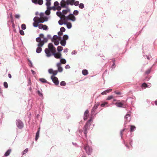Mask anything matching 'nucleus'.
Masks as SVG:
<instances>
[{
  "label": "nucleus",
  "instance_id": "9",
  "mask_svg": "<svg viewBox=\"0 0 157 157\" xmlns=\"http://www.w3.org/2000/svg\"><path fill=\"white\" fill-rule=\"evenodd\" d=\"M43 38V40H41V42H38L39 45L40 46H43L45 43H47L48 41V39L47 37H44Z\"/></svg>",
  "mask_w": 157,
  "mask_h": 157
},
{
  "label": "nucleus",
  "instance_id": "31",
  "mask_svg": "<svg viewBox=\"0 0 157 157\" xmlns=\"http://www.w3.org/2000/svg\"><path fill=\"white\" fill-rule=\"evenodd\" d=\"M108 103L106 102H104L101 105V107H107L108 106L107 105Z\"/></svg>",
  "mask_w": 157,
  "mask_h": 157
},
{
  "label": "nucleus",
  "instance_id": "56",
  "mask_svg": "<svg viewBox=\"0 0 157 157\" xmlns=\"http://www.w3.org/2000/svg\"><path fill=\"white\" fill-rule=\"evenodd\" d=\"M54 6H58L59 5V3L57 1H56L54 2Z\"/></svg>",
  "mask_w": 157,
  "mask_h": 157
},
{
  "label": "nucleus",
  "instance_id": "58",
  "mask_svg": "<svg viewBox=\"0 0 157 157\" xmlns=\"http://www.w3.org/2000/svg\"><path fill=\"white\" fill-rule=\"evenodd\" d=\"M65 29L63 27H62L60 29V31L62 32H64L65 31Z\"/></svg>",
  "mask_w": 157,
  "mask_h": 157
},
{
  "label": "nucleus",
  "instance_id": "45",
  "mask_svg": "<svg viewBox=\"0 0 157 157\" xmlns=\"http://www.w3.org/2000/svg\"><path fill=\"white\" fill-rule=\"evenodd\" d=\"M40 18L39 17V18H36V23L39 24L41 23V21L40 20Z\"/></svg>",
  "mask_w": 157,
  "mask_h": 157
},
{
  "label": "nucleus",
  "instance_id": "14",
  "mask_svg": "<svg viewBox=\"0 0 157 157\" xmlns=\"http://www.w3.org/2000/svg\"><path fill=\"white\" fill-rule=\"evenodd\" d=\"M66 8H67L66 10H63L62 11L63 16L65 18L66 17L65 16V15H66L68 12H70V10L68 7Z\"/></svg>",
  "mask_w": 157,
  "mask_h": 157
},
{
  "label": "nucleus",
  "instance_id": "34",
  "mask_svg": "<svg viewBox=\"0 0 157 157\" xmlns=\"http://www.w3.org/2000/svg\"><path fill=\"white\" fill-rule=\"evenodd\" d=\"M136 127L135 126L133 125H131L130 128V131L131 132H133L134 131L136 128Z\"/></svg>",
  "mask_w": 157,
  "mask_h": 157
},
{
  "label": "nucleus",
  "instance_id": "43",
  "mask_svg": "<svg viewBox=\"0 0 157 157\" xmlns=\"http://www.w3.org/2000/svg\"><path fill=\"white\" fill-rule=\"evenodd\" d=\"M79 2L78 1H77L75 2V1L74 2V5L75 6H79Z\"/></svg>",
  "mask_w": 157,
  "mask_h": 157
},
{
  "label": "nucleus",
  "instance_id": "15",
  "mask_svg": "<svg viewBox=\"0 0 157 157\" xmlns=\"http://www.w3.org/2000/svg\"><path fill=\"white\" fill-rule=\"evenodd\" d=\"M60 5H61V7H62V8H66L68 7L67 6V2L64 0H62L60 2Z\"/></svg>",
  "mask_w": 157,
  "mask_h": 157
},
{
  "label": "nucleus",
  "instance_id": "38",
  "mask_svg": "<svg viewBox=\"0 0 157 157\" xmlns=\"http://www.w3.org/2000/svg\"><path fill=\"white\" fill-rule=\"evenodd\" d=\"M53 42H54V44L55 45H58L59 44V41L58 40H54Z\"/></svg>",
  "mask_w": 157,
  "mask_h": 157
},
{
  "label": "nucleus",
  "instance_id": "25",
  "mask_svg": "<svg viewBox=\"0 0 157 157\" xmlns=\"http://www.w3.org/2000/svg\"><path fill=\"white\" fill-rule=\"evenodd\" d=\"M11 152V149H8L5 153L4 156H7L9 155Z\"/></svg>",
  "mask_w": 157,
  "mask_h": 157
},
{
  "label": "nucleus",
  "instance_id": "24",
  "mask_svg": "<svg viewBox=\"0 0 157 157\" xmlns=\"http://www.w3.org/2000/svg\"><path fill=\"white\" fill-rule=\"evenodd\" d=\"M56 14L60 18H61V17H62V16H63L62 12L61 11H57L56 13Z\"/></svg>",
  "mask_w": 157,
  "mask_h": 157
},
{
  "label": "nucleus",
  "instance_id": "3",
  "mask_svg": "<svg viewBox=\"0 0 157 157\" xmlns=\"http://www.w3.org/2000/svg\"><path fill=\"white\" fill-rule=\"evenodd\" d=\"M83 148L86 153L89 155H90L92 153L93 149L92 147L88 144L87 143L86 144H84Z\"/></svg>",
  "mask_w": 157,
  "mask_h": 157
},
{
  "label": "nucleus",
  "instance_id": "47",
  "mask_svg": "<svg viewBox=\"0 0 157 157\" xmlns=\"http://www.w3.org/2000/svg\"><path fill=\"white\" fill-rule=\"evenodd\" d=\"M51 50H50L51 52H56V48L54 47L53 48H52L50 49Z\"/></svg>",
  "mask_w": 157,
  "mask_h": 157
},
{
  "label": "nucleus",
  "instance_id": "54",
  "mask_svg": "<svg viewBox=\"0 0 157 157\" xmlns=\"http://www.w3.org/2000/svg\"><path fill=\"white\" fill-rule=\"evenodd\" d=\"M28 60L29 62L30 63V64H29V66L31 67H33V65L32 62L29 59H28Z\"/></svg>",
  "mask_w": 157,
  "mask_h": 157
},
{
  "label": "nucleus",
  "instance_id": "35",
  "mask_svg": "<svg viewBox=\"0 0 157 157\" xmlns=\"http://www.w3.org/2000/svg\"><path fill=\"white\" fill-rule=\"evenodd\" d=\"M39 80L41 82L43 83H47V80L44 78H40Z\"/></svg>",
  "mask_w": 157,
  "mask_h": 157
},
{
  "label": "nucleus",
  "instance_id": "23",
  "mask_svg": "<svg viewBox=\"0 0 157 157\" xmlns=\"http://www.w3.org/2000/svg\"><path fill=\"white\" fill-rule=\"evenodd\" d=\"M64 25H67V28L68 29H70L72 27V24L71 23H67V22H64Z\"/></svg>",
  "mask_w": 157,
  "mask_h": 157
},
{
  "label": "nucleus",
  "instance_id": "21",
  "mask_svg": "<svg viewBox=\"0 0 157 157\" xmlns=\"http://www.w3.org/2000/svg\"><path fill=\"white\" fill-rule=\"evenodd\" d=\"M37 46L38 47L36 48V52L37 53H40L42 51V49L41 47H42V46H39V43L37 44Z\"/></svg>",
  "mask_w": 157,
  "mask_h": 157
},
{
  "label": "nucleus",
  "instance_id": "40",
  "mask_svg": "<svg viewBox=\"0 0 157 157\" xmlns=\"http://www.w3.org/2000/svg\"><path fill=\"white\" fill-rule=\"evenodd\" d=\"M21 28L23 30H25L26 29V26L25 24H23L21 25Z\"/></svg>",
  "mask_w": 157,
  "mask_h": 157
},
{
  "label": "nucleus",
  "instance_id": "7",
  "mask_svg": "<svg viewBox=\"0 0 157 157\" xmlns=\"http://www.w3.org/2000/svg\"><path fill=\"white\" fill-rule=\"evenodd\" d=\"M67 20H70L72 21H76V18L73 14L70 13L68 16L66 17Z\"/></svg>",
  "mask_w": 157,
  "mask_h": 157
},
{
  "label": "nucleus",
  "instance_id": "16",
  "mask_svg": "<svg viewBox=\"0 0 157 157\" xmlns=\"http://www.w3.org/2000/svg\"><path fill=\"white\" fill-rule=\"evenodd\" d=\"M44 36V35L43 34H42V33H41V34H40V35H39V36L38 37H37L36 39V41L37 42H41V38H43Z\"/></svg>",
  "mask_w": 157,
  "mask_h": 157
},
{
  "label": "nucleus",
  "instance_id": "64",
  "mask_svg": "<svg viewBox=\"0 0 157 157\" xmlns=\"http://www.w3.org/2000/svg\"><path fill=\"white\" fill-rule=\"evenodd\" d=\"M65 68L66 69H69L70 68V67L68 64H67L66 65V66H65Z\"/></svg>",
  "mask_w": 157,
  "mask_h": 157
},
{
  "label": "nucleus",
  "instance_id": "57",
  "mask_svg": "<svg viewBox=\"0 0 157 157\" xmlns=\"http://www.w3.org/2000/svg\"><path fill=\"white\" fill-rule=\"evenodd\" d=\"M43 24H40V25H38V28L39 29H43Z\"/></svg>",
  "mask_w": 157,
  "mask_h": 157
},
{
  "label": "nucleus",
  "instance_id": "44",
  "mask_svg": "<svg viewBox=\"0 0 157 157\" xmlns=\"http://www.w3.org/2000/svg\"><path fill=\"white\" fill-rule=\"evenodd\" d=\"M48 39H51V41L52 42H53L54 41L53 40V39H52L51 36L50 34H48L47 35V37Z\"/></svg>",
  "mask_w": 157,
  "mask_h": 157
},
{
  "label": "nucleus",
  "instance_id": "30",
  "mask_svg": "<svg viewBox=\"0 0 157 157\" xmlns=\"http://www.w3.org/2000/svg\"><path fill=\"white\" fill-rule=\"evenodd\" d=\"M63 50V48L61 46H58L57 48V50L59 52Z\"/></svg>",
  "mask_w": 157,
  "mask_h": 157
},
{
  "label": "nucleus",
  "instance_id": "1",
  "mask_svg": "<svg viewBox=\"0 0 157 157\" xmlns=\"http://www.w3.org/2000/svg\"><path fill=\"white\" fill-rule=\"evenodd\" d=\"M56 66L58 69L57 70H53L52 68H50L48 70V71L49 74H54L55 75H56L58 72H62L63 71V68L61 66L60 63H57Z\"/></svg>",
  "mask_w": 157,
  "mask_h": 157
},
{
  "label": "nucleus",
  "instance_id": "11",
  "mask_svg": "<svg viewBox=\"0 0 157 157\" xmlns=\"http://www.w3.org/2000/svg\"><path fill=\"white\" fill-rule=\"evenodd\" d=\"M89 115V111L87 109L84 112L83 116V119L84 121H86L88 119Z\"/></svg>",
  "mask_w": 157,
  "mask_h": 157
},
{
  "label": "nucleus",
  "instance_id": "22",
  "mask_svg": "<svg viewBox=\"0 0 157 157\" xmlns=\"http://www.w3.org/2000/svg\"><path fill=\"white\" fill-rule=\"evenodd\" d=\"M37 93L38 95L40 97V98L41 99H43L44 98L43 95L42 93L41 92H40L39 90H37Z\"/></svg>",
  "mask_w": 157,
  "mask_h": 157
},
{
  "label": "nucleus",
  "instance_id": "36",
  "mask_svg": "<svg viewBox=\"0 0 157 157\" xmlns=\"http://www.w3.org/2000/svg\"><path fill=\"white\" fill-rule=\"evenodd\" d=\"M60 37L59 36H57L56 35H54L53 36V37H52V39H53V40H57V39L58 37Z\"/></svg>",
  "mask_w": 157,
  "mask_h": 157
},
{
  "label": "nucleus",
  "instance_id": "59",
  "mask_svg": "<svg viewBox=\"0 0 157 157\" xmlns=\"http://www.w3.org/2000/svg\"><path fill=\"white\" fill-rule=\"evenodd\" d=\"M21 35H24L25 34L24 33L23 31L22 30H20L19 31Z\"/></svg>",
  "mask_w": 157,
  "mask_h": 157
},
{
  "label": "nucleus",
  "instance_id": "10",
  "mask_svg": "<svg viewBox=\"0 0 157 157\" xmlns=\"http://www.w3.org/2000/svg\"><path fill=\"white\" fill-rule=\"evenodd\" d=\"M52 55L54 56V57L56 59H60L61 58L62 55L60 52H53L52 53Z\"/></svg>",
  "mask_w": 157,
  "mask_h": 157
},
{
  "label": "nucleus",
  "instance_id": "32",
  "mask_svg": "<svg viewBox=\"0 0 157 157\" xmlns=\"http://www.w3.org/2000/svg\"><path fill=\"white\" fill-rule=\"evenodd\" d=\"M60 43L61 45L63 46H65L66 44V42L62 40L60 42Z\"/></svg>",
  "mask_w": 157,
  "mask_h": 157
},
{
  "label": "nucleus",
  "instance_id": "20",
  "mask_svg": "<svg viewBox=\"0 0 157 157\" xmlns=\"http://www.w3.org/2000/svg\"><path fill=\"white\" fill-rule=\"evenodd\" d=\"M40 129V128L39 127L38 128V129L37 130V131L36 133V134L35 140L36 141L38 139L39 137Z\"/></svg>",
  "mask_w": 157,
  "mask_h": 157
},
{
  "label": "nucleus",
  "instance_id": "5",
  "mask_svg": "<svg viewBox=\"0 0 157 157\" xmlns=\"http://www.w3.org/2000/svg\"><path fill=\"white\" fill-rule=\"evenodd\" d=\"M16 124L17 126L19 129H22L24 127V124L23 122L19 119L16 120Z\"/></svg>",
  "mask_w": 157,
  "mask_h": 157
},
{
  "label": "nucleus",
  "instance_id": "8",
  "mask_svg": "<svg viewBox=\"0 0 157 157\" xmlns=\"http://www.w3.org/2000/svg\"><path fill=\"white\" fill-rule=\"evenodd\" d=\"M53 10L54 11H55L56 10V7L54 6H53L50 7V6L48 8H47V10L45 11V14L47 15H49L51 13L50 10Z\"/></svg>",
  "mask_w": 157,
  "mask_h": 157
},
{
  "label": "nucleus",
  "instance_id": "13",
  "mask_svg": "<svg viewBox=\"0 0 157 157\" xmlns=\"http://www.w3.org/2000/svg\"><path fill=\"white\" fill-rule=\"evenodd\" d=\"M45 53L46 54V56L48 57H49L52 55V53L49 49L47 48L45 49L44 50Z\"/></svg>",
  "mask_w": 157,
  "mask_h": 157
},
{
  "label": "nucleus",
  "instance_id": "26",
  "mask_svg": "<svg viewBox=\"0 0 157 157\" xmlns=\"http://www.w3.org/2000/svg\"><path fill=\"white\" fill-rule=\"evenodd\" d=\"M68 36L67 34H65L63 36V38L62 40L63 41H66V40H67L68 39Z\"/></svg>",
  "mask_w": 157,
  "mask_h": 157
},
{
  "label": "nucleus",
  "instance_id": "17",
  "mask_svg": "<svg viewBox=\"0 0 157 157\" xmlns=\"http://www.w3.org/2000/svg\"><path fill=\"white\" fill-rule=\"evenodd\" d=\"M125 102L124 101H122L120 102L116 103L115 105L118 107H122Z\"/></svg>",
  "mask_w": 157,
  "mask_h": 157
},
{
  "label": "nucleus",
  "instance_id": "50",
  "mask_svg": "<svg viewBox=\"0 0 157 157\" xmlns=\"http://www.w3.org/2000/svg\"><path fill=\"white\" fill-rule=\"evenodd\" d=\"M65 17H61V20L62 21H63L64 22H67V19H66V18H64Z\"/></svg>",
  "mask_w": 157,
  "mask_h": 157
},
{
  "label": "nucleus",
  "instance_id": "41",
  "mask_svg": "<svg viewBox=\"0 0 157 157\" xmlns=\"http://www.w3.org/2000/svg\"><path fill=\"white\" fill-rule=\"evenodd\" d=\"M79 12L77 10H75L73 13V14L75 15H77L78 14Z\"/></svg>",
  "mask_w": 157,
  "mask_h": 157
},
{
  "label": "nucleus",
  "instance_id": "29",
  "mask_svg": "<svg viewBox=\"0 0 157 157\" xmlns=\"http://www.w3.org/2000/svg\"><path fill=\"white\" fill-rule=\"evenodd\" d=\"M54 47L53 44L52 43H49L48 45V48L49 50Z\"/></svg>",
  "mask_w": 157,
  "mask_h": 157
},
{
  "label": "nucleus",
  "instance_id": "33",
  "mask_svg": "<svg viewBox=\"0 0 157 157\" xmlns=\"http://www.w3.org/2000/svg\"><path fill=\"white\" fill-rule=\"evenodd\" d=\"M79 8L81 9H82L84 7V5L83 3H80L78 6Z\"/></svg>",
  "mask_w": 157,
  "mask_h": 157
},
{
  "label": "nucleus",
  "instance_id": "39",
  "mask_svg": "<svg viewBox=\"0 0 157 157\" xmlns=\"http://www.w3.org/2000/svg\"><path fill=\"white\" fill-rule=\"evenodd\" d=\"M142 87H144V88H145L148 87V85L145 83H144L142 84L141 85Z\"/></svg>",
  "mask_w": 157,
  "mask_h": 157
},
{
  "label": "nucleus",
  "instance_id": "49",
  "mask_svg": "<svg viewBox=\"0 0 157 157\" xmlns=\"http://www.w3.org/2000/svg\"><path fill=\"white\" fill-rule=\"evenodd\" d=\"M28 151V149L26 148L22 152V155H24V154H26Z\"/></svg>",
  "mask_w": 157,
  "mask_h": 157
},
{
  "label": "nucleus",
  "instance_id": "4",
  "mask_svg": "<svg viewBox=\"0 0 157 157\" xmlns=\"http://www.w3.org/2000/svg\"><path fill=\"white\" fill-rule=\"evenodd\" d=\"M98 103H97L95 104L92 110L91 113V117L90 118H91L92 119V117L95 115L97 113H98L96 110L98 108Z\"/></svg>",
  "mask_w": 157,
  "mask_h": 157
},
{
  "label": "nucleus",
  "instance_id": "6",
  "mask_svg": "<svg viewBox=\"0 0 157 157\" xmlns=\"http://www.w3.org/2000/svg\"><path fill=\"white\" fill-rule=\"evenodd\" d=\"M52 74V75L51 77V78L53 82L55 85H58L59 83L58 78L55 76L56 75H55L54 74Z\"/></svg>",
  "mask_w": 157,
  "mask_h": 157
},
{
  "label": "nucleus",
  "instance_id": "28",
  "mask_svg": "<svg viewBox=\"0 0 157 157\" xmlns=\"http://www.w3.org/2000/svg\"><path fill=\"white\" fill-rule=\"evenodd\" d=\"M82 75H86L88 74V72L87 70L84 69L82 71Z\"/></svg>",
  "mask_w": 157,
  "mask_h": 157
},
{
  "label": "nucleus",
  "instance_id": "19",
  "mask_svg": "<svg viewBox=\"0 0 157 157\" xmlns=\"http://www.w3.org/2000/svg\"><path fill=\"white\" fill-rule=\"evenodd\" d=\"M75 1V0H67V5H70L73 6Z\"/></svg>",
  "mask_w": 157,
  "mask_h": 157
},
{
  "label": "nucleus",
  "instance_id": "48",
  "mask_svg": "<svg viewBox=\"0 0 157 157\" xmlns=\"http://www.w3.org/2000/svg\"><path fill=\"white\" fill-rule=\"evenodd\" d=\"M43 29L44 30H46L48 29V27L46 25H43Z\"/></svg>",
  "mask_w": 157,
  "mask_h": 157
},
{
  "label": "nucleus",
  "instance_id": "51",
  "mask_svg": "<svg viewBox=\"0 0 157 157\" xmlns=\"http://www.w3.org/2000/svg\"><path fill=\"white\" fill-rule=\"evenodd\" d=\"M115 60H113V64H112V67H111L113 68V69L114 68H115V66H116V65H115Z\"/></svg>",
  "mask_w": 157,
  "mask_h": 157
},
{
  "label": "nucleus",
  "instance_id": "55",
  "mask_svg": "<svg viewBox=\"0 0 157 157\" xmlns=\"http://www.w3.org/2000/svg\"><path fill=\"white\" fill-rule=\"evenodd\" d=\"M4 86L6 88H7L8 87V85L7 83L6 82H4L3 83Z\"/></svg>",
  "mask_w": 157,
  "mask_h": 157
},
{
  "label": "nucleus",
  "instance_id": "2",
  "mask_svg": "<svg viewBox=\"0 0 157 157\" xmlns=\"http://www.w3.org/2000/svg\"><path fill=\"white\" fill-rule=\"evenodd\" d=\"M92 121V119H91V118L89 120L85 125L84 126V128H83V132L84 133L85 135V136L86 137H87V133L88 132V131L89 129L90 128V125L91 124L90 122Z\"/></svg>",
  "mask_w": 157,
  "mask_h": 157
},
{
  "label": "nucleus",
  "instance_id": "61",
  "mask_svg": "<svg viewBox=\"0 0 157 157\" xmlns=\"http://www.w3.org/2000/svg\"><path fill=\"white\" fill-rule=\"evenodd\" d=\"M130 115L129 114H127L125 117V118L126 119H128V118L130 117Z\"/></svg>",
  "mask_w": 157,
  "mask_h": 157
},
{
  "label": "nucleus",
  "instance_id": "62",
  "mask_svg": "<svg viewBox=\"0 0 157 157\" xmlns=\"http://www.w3.org/2000/svg\"><path fill=\"white\" fill-rule=\"evenodd\" d=\"M15 17L16 18L18 19L20 18V16L19 14H16Z\"/></svg>",
  "mask_w": 157,
  "mask_h": 157
},
{
  "label": "nucleus",
  "instance_id": "63",
  "mask_svg": "<svg viewBox=\"0 0 157 157\" xmlns=\"http://www.w3.org/2000/svg\"><path fill=\"white\" fill-rule=\"evenodd\" d=\"M77 51L76 50H74L71 52L72 55H75L77 53Z\"/></svg>",
  "mask_w": 157,
  "mask_h": 157
},
{
  "label": "nucleus",
  "instance_id": "18",
  "mask_svg": "<svg viewBox=\"0 0 157 157\" xmlns=\"http://www.w3.org/2000/svg\"><path fill=\"white\" fill-rule=\"evenodd\" d=\"M36 18H39V17H35L33 18V21H34V23L33 24V26L35 27H38L39 25L38 24L36 23Z\"/></svg>",
  "mask_w": 157,
  "mask_h": 157
},
{
  "label": "nucleus",
  "instance_id": "52",
  "mask_svg": "<svg viewBox=\"0 0 157 157\" xmlns=\"http://www.w3.org/2000/svg\"><path fill=\"white\" fill-rule=\"evenodd\" d=\"M58 24L60 25H62L63 24H64V22L63 23L61 20H60L58 21Z\"/></svg>",
  "mask_w": 157,
  "mask_h": 157
},
{
  "label": "nucleus",
  "instance_id": "42",
  "mask_svg": "<svg viewBox=\"0 0 157 157\" xmlns=\"http://www.w3.org/2000/svg\"><path fill=\"white\" fill-rule=\"evenodd\" d=\"M66 85V82L65 81H62L60 82V85L61 86H64Z\"/></svg>",
  "mask_w": 157,
  "mask_h": 157
},
{
  "label": "nucleus",
  "instance_id": "27",
  "mask_svg": "<svg viewBox=\"0 0 157 157\" xmlns=\"http://www.w3.org/2000/svg\"><path fill=\"white\" fill-rule=\"evenodd\" d=\"M66 63V60L65 59L61 58L60 59V62L59 63H60V64H61V63L65 64Z\"/></svg>",
  "mask_w": 157,
  "mask_h": 157
},
{
  "label": "nucleus",
  "instance_id": "60",
  "mask_svg": "<svg viewBox=\"0 0 157 157\" xmlns=\"http://www.w3.org/2000/svg\"><path fill=\"white\" fill-rule=\"evenodd\" d=\"M113 98V96L112 95L108 96L107 99L108 100H110Z\"/></svg>",
  "mask_w": 157,
  "mask_h": 157
},
{
  "label": "nucleus",
  "instance_id": "53",
  "mask_svg": "<svg viewBox=\"0 0 157 157\" xmlns=\"http://www.w3.org/2000/svg\"><path fill=\"white\" fill-rule=\"evenodd\" d=\"M62 8V7H61V5L57 7H56V10H57L58 11H60L61 10V8Z\"/></svg>",
  "mask_w": 157,
  "mask_h": 157
},
{
  "label": "nucleus",
  "instance_id": "46",
  "mask_svg": "<svg viewBox=\"0 0 157 157\" xmlns=\"http://www.w3.org/2000/svg\"><path fill=\"white\" fill-rule=\"evenodd\" d=\"M151 71V68H149L147 69L145 72V74H148L150 73Z\"/></svg>",
  "mask_w": 157,
  "mask_h": 157
},
{
  "label": "nucleus",
  "instance_id": "37",
  "mask_svg": "<svg viewBox=\"0 0 157 157\" xmlns=\"http://www.w3.org/2000/svg\"><path fill=\"white\" fill-rule=\"evenodd\" d=\"M47 6V8L48 7L50 6L51 5V2H48L47 1H46V2L45 4Z\"/></svg>",
  "mask_w": 157,
  "mask_h": 157
},
{
  "label": "nucleus",
  "instance_id": "12",
  "mask_svg": "<svg viewBox=\"0 0 157 157\" xmlns=\"http://www.w3.org/2000/svg\"><path fill=\"white\" fill-rule=\"evenodd\" d=\"M32 2L35 4H38L40 5H42L43 3V0H32Z\"/></svg>",
  "mask_w": 157,
  "mask_h": 157
}]
</instances>
